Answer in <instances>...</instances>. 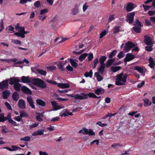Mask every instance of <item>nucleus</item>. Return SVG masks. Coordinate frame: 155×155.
<instances>
[{
  "mask_svg": "<svg viewBox=\"0 0 155 155\" xmlns=\"http://www.w3.org/2000/svg\"><path fill=\"white\" fill-rule=\"evenodd\" d=\"M128 75L126 74H124L121 73L116 76V79L115 84L117 85L122 86L125 84L127 81V79Z\"/></svg>",
  "mask_w": 155,
  "mask_h": 155,
  "instance_id": "1",
  "label": "nucleus"
},
{
  "mask_svg": "<svg viewBox=\"0 0 155 155\" xmlns=\"http://www.w3.org/2000/svg\"><path fill=\"white\" fill-rule=\"evenodd\" d=\"M32 84L42 88H47L46 83L39 78L33 79H32Z\"/></svg>",
  "mask_w": 155,
  "mask_h": 155,
  "instance_id": "2",
  "label": "nucleus"
},
{
  "mask_svg": "<svg viewBox=\"0 0 155 155\" xmlns=\"http://www.w3.org/2000/svg\"><path fill=\"white\" fill-rule=\"evenodd\" d=\"M83 96L80 95L78 94H75L73 95L72 94L70 95V96L71 97H73L76 99L80 100H84L87 98L88 96L89 97H93L94 94L92 93H90L87 94L82 93V94Z\"/></svg>",
  "mask_w": 155,
  "mask_h": 155,
  "instance_id": "3",
  "label": "nucleus"
},
{
  "mask_svg": "<svg viewBox=\"0 0 155 155\" xmlns=\"http://www.w3.org/2000/svg\"><path fill=\"white\" fill-rule=\"evenodd\" d=\"M136 45L131 41H128L125 43L123 50L125 52L129 51L130 49L134 47Z\"/></svg>",
  "mask_w": 155,
  "mask_h": 155,
  "instance_id": "4",
  "label": "nucleus"
},
{
  "mask_svg": "<svg viewBox=\"0 0 155 155\" xmlns=\"http://www.w3.org/2000/svg\"><path fill=\"white\" fill-rule=\"evenodd\" d=\"M79 134H83L84 135L88 134L89 136H94L95 133L91 129L88 130L86 128H83L78 132Z\"/></svg>",
  "mask_w": 155,
  "mask_h": 155,
  "instance_id": "5",
  "label": "nucleus"
},
{
  "mask_svg": "<svg viewBox=\"0 0 155 155\" xmlns=\"http://www.w3.org/2000/svg\"><path fill=\"white\" fill-rule=\"evenodd\" d=\"M135 15V12L128 13L126 17V21L130 24L132 23L134 20Z\"/></svg>",
  "mask_w": 155,
  "mask_h": 155,
  "instance_id": "6",
  "label": "nucleus"
},
{
  "mask_svg": "<svg viewBox=\"0 0 155 155\" xmlns=\"http://www.w3.org/2000/svg\"><path fill=\"white\" fill-rule=\"evenodd\" d=\"M8 79H6L0 82V89L1 90H3L8 88Z\"/></svg>",
  "mask_w": 155,
  "mask_h": 155,
  "instance_id": "7",
  "label": "nucleus"
},
{
  "mask_svg": "<svg viewBox=\"0 0 155 155\" xmlns=\"http://www.w3.org/2000/svg\"><path fill=\"white\" fill-rule=\"evenodd\" d=\"M32 78H30L29 76L26 77L23 76L21 77V81L22 82L24 83H32Z\"/></svg>",
  "mask_w": 155,
  "mask_h": 155,
  "instance_id": "8",
  "label": "nucleus"
},
{
  "mask_svg": "<svg viewBox=\"0 0 155 155\" xmlns=\"http://www.w3.org/2000/svg\"><path fill=\"white\" fill-rule=\"evenodd\" d=\"M18 78V77H11L9 79H8L9 81V84L11 85H14L15 83L20 82V81Z\"/></svg>",
  "mask_w": 155,
  "mask_h": 155,
  "instance_id": "9",
  "label": "nucleus"
},
{
  "mask_svg": "<svg viewBox=\"0 0 155 155\" xmlns=\"http://www.w3.org/2000/svg\"><path fill=\"white\" fill-rule=\"evenodd\" d=\"M135 58V56L133 55L132 54L130 53H128L127 54L125 58L124 59V62H127L131 61Z\"/></svg>",
  "mask_w": 155,
  "mask_h": 155,
  "instance_id": "10",
  "label": "nucleus"
},
{
  "mask_svg": "<svg viewBox=\"0 0 155 155\" xmlns=\"http://www.w3.org/2000/svg\"><path fill=\"white\" fill-rule=\"evenodd\" d=\"M144 42L147 45L153 44L151 38L147 35H146L144 36Z\"/></svg>",
  "mask_w": 155,
  "mask_h": 155,
  "instance_id": "11",
  "label": "nucleus"
},
{
  "mask_svg": "<svg viewBox=\"0 0 155 155\" xmlns=\"http://www.w3.org/2000/svg\"><path fill=\"white\" fill-rule=\"evenodd\" d=\"M21 90L25 94L30 95L32 94L31 91L25 86H22L21 88Z\"/></svg>",
  "mask_w": 155,
  "mask_h": 155,
  "instance_id": "12",
  "label": "nucleus"
},
{
  "mask_svg": "<svg viewBox=\"0 0 155 155\" xmlns=\"http://www.w3.org/2000/svg\"><path fill=\"white\" fill-rule=\"evenodd\" d=\"M18 105L19 107L21 109H25L26 107L25 101L22 99L19 100L18 102Z\"/></svg>",
  "mask_w": 155,
  "mask_h": 155,
  "instance_id": "13",
  "label": "nucleus"
},
{
  "mask_svg": "<svg viewBox=\"0 0 155 155\" xmlns=\"http://www.w3.org/2000/svg\"><path fill=\"white\" fill-rule=\"evenodd\" d=\"M133 4L131 2H130L127 5L126 10L127 12L132 11L134 9Z\"/></svg>",
  "mask_w": 155,
  "mask_h": 155,
  "instance_id": "14",
  "label": "nucleus"
},
{
  "mask_svg": "<svg viewBox=\"0 0 155 155\" xmlns=\"http://www.w3.org/2000/svg\"><path fill=\"white\" fill-rule=\"evenodd\" d=\"M58 86L62 88H67L69 87L70 85L68 83H59L58 84Z\"/></svg>",
  "mask_w": 155,
  "mask_h": 155,
  "instance_id": "15",
  "label": "nucleus"
},
{
  "mask_svg": "<svg viewBox=\"0 0 155 155\" xmlns=\"http://www.w3.org/2000/svg\"><path fill=\"white\" fill-rule=\"evenodd\" d=\"M104 92V90L102 88H99L96 89L95 91V93L97 95L100 94H102Z\"/></svg>",
  "mask_w": 155,
  "mask_h": 155,
  "instance_id": "16",
  "label": "nucleus"
},
{
  "mask_svg": "<svg viewBox=\"0 0 155 155\" xmlns=\"http://www.w3.org/2000/svg\"><path fill=\"white\" fill-rule=\"evenodd\" d=\"M148 61L149 62V65L151 68H153L155 65V64L153 58L151 57H150L149 58Z\"/></svg>",
  "mask_w": 155,
  "mask_h": 155,
  "instance_id": "17",
  "label": "nucleus"
},
{
  "mask_svg": "<svg viewBox=\"0 0 155 155\" xmlns=\"http://www.w3.org/2000/svg\"><path fill=\"white\" fill-rule=\"evenodd\" d=\"M7 117L8 118V122L13 124L14 126H17L16 122L12 120L11 118V115L10 114H8Z\"/></svg>",
  "mask_w": 155,
  "mask_h": 155,
  "instance_id": "18",
  "label": "nucleus"
},
{
  "mask_svg": "<svg viewBox=\"0 0 155 155\" xmlns=\"http://www.w3.org/2000/svg\"><path fill=\"white\" fill-rule=\"evenodd\" d=\"M115 61V59L111 58L108 60L106 64V67L107 68L109 67L112 63Z\"/></svg>",
  "mask_w": 155,
  "mask_h": 155,
  "instance_id": "19",
  "label": "nucleus"
},
{
  "mask_svg": "<svg viewBox=\"0 0 155 155\" xmlns=\"http://www.w3.org/2000/svg\"><path fill=\"white\" fill-rule=\"evenodd\" d=\"M101 64L100 66L98 68V71L101 74H102L104 71L105 64Z\"/></svg>",
  "mask_w": 155,
  "mask_h": 155,
  "instance_id": "20",
  "label": "nucleus"
},
{
  "mask_svg": "<svg viewBox=\"0 0 155 155\" xmlns=\"http://www.w3.org/2000/svg\"><path fill=\"white\" fill-rule=\"evenodd\" d=\"M19 94L18 92H14L12 95L13 100L15 101H17L19 99Z\"/></svg>",
  "mask_w": 155,
  "mask_h": 155,
  "instance_id": "21",
  "label": "nucleus"
},
{
  "mask_svg": "<svg viewBox=\"0 0 155 155\" xmlns=\"http://www.w3.org/2000/svg\"><path fill=\"white\" fill-rule=\"evenodd\" d=\"M3 97L4 99L8 98L10 95V92L8 90H5L2 92Z\"/></svg>",
  "mask_w": 155,
  "mask_h": 155,
  "instance_id": "22",
  "label": "nucleus"
},
{
  "mask_svg": "<svg viewBox=\"0 0 155 155\" xmlns=\"http://www.w3.org/2000/svg\"><path fill=\"white\" fill-rule=\"evenodd\" d=\"M134 26H137L139 27H141L143 26V25L140 22L139 20L136 19L135 21H133V23Z\"/></svg>",
  "mask_w": 155,
  "mask_h": 155,
  "instance_id": "23",
  "label": "nucleus"
},
{
  "mask_svg": "<svg viewBox=\"0 0 155 155\" xmlns=\"http://www.w3.org/2000/svg\"><path fill=\"white\" fill-rule=\"evenodd\" d=\"M21 85L20 84L17 83H15L14 85V88L15 90L19 91L20 90Z\"/></svg>",
  "mask_w": 155,
  "mask_h": 155,
  "instance_id": "24",
  "label": "nucleus"
},
{
  "mask_svg": "<svg viewBox=\"0 0 155 155\" xmlns=\"http://www.w3.org/2000/svg\"><path fill=\"white\" fill-rule=\"evenodd\" d=\"M36 102L38 105L42 107L45 106L46 105L45 103L41 99H37Z\"/></svg>",
  "mask_w": 155,
  "mask_h": 155,
  "instance_id": "25",
  "label": "nucleus"
},
{
  "mask_svg": "<svg viewBox=\"0 0 155 155\" xmlns=\"http://www.w3.org/2000/svg\"><path fill=\"white\" fill-rule=\"evenodd\" d=\"M144 106L145 107H148L150 106L151 104V102H149V100L147 98H145L143 100Z\"/></svg>",
  "mask_w": 155,
  "mask_h": 155,
  "instance_id": "26",
  "label": "nucleus"
},
{
  "mask_svg": "<svg viewBox=\"0 0 155 155\" xmlns=\"http://www.w3.org/2000/svg\"><path fill=\"white\" fill-rule=\"evenodd\" d=\"M107 57L105 56H102L100 57L99 59V61L101 64H105L104 62L106 60Z\"/></svg>",
  "mask_w": 155,
  "mask_h": 155,
  "instance_id": "27",
  "label": "nucleus"
},
{
  "mask_svg": "<svg viewBox=\"0 0 155 155\" xmlns=\"http://www.w3.org/2000/svg\"><path fill=\"white\" fill-rule=\"evenodd\" d=\"M36 71L38 74L41 75L45 76L47 74V72L46 71L43 70H41L40 69H37Z\"/></svg>",
  "mask_w": 155,
  "mask_h": 155,
  "instance_id": "28",
  "label": "nucleus"
},
{
  "mask_svg": "<svg viewBox=\"0 0 155 155\" xmlns=\"http://www.w3.org/2000/svg\"><path fill=\"white\" fill-rule=\"evenodd\" d=\"M71 65L75 68H77L78 65V64L73 59H71L69 61Z\"/></svg>",
  "mask_w": 155,
  "mask_h": 155,
  "instance_id": "29",
  "label": "nucleus"
},
{
  "mask_svg": "<svg viewBox=\"0 0 155 155\" xmlns=\"http://www.w3.org/2000/svg\"><path fill=\"white\" fill-rule=\"evenodd\" d=\"M121 68V67L119 66L112 67H111V70L113 72H116L117 71L120 70Z\"/></svg>",
  "mask_w": 155,
  "mask_h": 155,
  "instance_id": "30",
  "label": "nucleus"
},
{
  "mask_svg": "<svg viewBox=\"0 0 155 155\" xmlns=\"http://www.w3.org/2000/svg\"><path fill=\"white\" fill-rule=\"evenodd\" d=\"M29 32L28 31H24V32H23V34H22V35H19V33H18V32H16L14 33V35L17 36L18 37H20L22 38H24L25 37V35L28 33Z\"/></svg>",
  "mask_w": 155,
  "mask_h": 155,
  "instance_id": "31",
  "label": "nucleus"
},
{
  "mask_svg": "<svg viewBox=\"0 0 155 155\" xmlns=\"http://www.w3.org/2000/svg\"><path fill=\"white\" fill-rule=\"evenodd\" d=\"M88 55V54L87 53L82 54L79 56L78 59L81 61L84 59Z\"/></svg>",
  "mask_w": 155,
  "mask_h": 155,
  "instance_id": "32",
  "label": "nucleus"
},
{
  "mask_svg": "<svg viewBox=\"0 0 155 155\" xmlns=\"http://www.w3.org/2000/svg\"><path fill=\"white\" fill-rule=\"evenodd\" d=\"M132 29L134 31L137 33H140L141 32V27H134Z\"/></svg>",
  "mask_w": 155,
  "mask_h": 155,
  "instance_id": "33",
  "label": "nucleus"
},
{
  "mask_svg": "<svg viewBox=\"0 0 155 155\" xmlns=\"http://www.w3.org/2000/svg\"><path fill=\"white\" fill-rule=\"evenodd\" d=\"M134 70L137 71L139 73L142 74L143 73V69L139 66H136L134 67Z\"/></svg>",
  "mask_w": 155,
  "mask_h": 155,
  "instance_id": "34",
  "label": "nucleus"
},
{
  "mask_svg": "<svg viewBox=\"0 0 155 155\" xmlns=\"http://www.w3.org/2000/svg\"><path fill=\"white\" fill-rule=\"evenodd\" d=\"M93 75V72L91 70H90L89 72H86L85 73L84 76L86 77H89L91 78Z\"/></svg>",
  "mask_w": 155,
  "mask_h": 155,
  "instance_id": "35",
  "label": "nucleus"
},
{
  "mask_svg": "<svg viewBox=\"0 0 155 155\" xmlns=\"http://www.w3.org/2000/svg\"><path fill=\"white\" fill-rule=\"evenodd\" d=\"M38 115L36 116V119L38 121H41L43 120V119L41 117L43 116V115L42 113H38Z\"/></svg>",
  "mask_w": 155,
  "mask_h": 155,
  "instance_id": "36",
  "label": "nucleus"
},
{
  "mask_svg": "<svg viewBox=\"0 0 155 155\" xmlns=\"http://www.w3.org/2000/svg\"><path fill=\"white\" fill-rule=\"evenodd\" d=\"M67 110L66 109H64L61 112L60 114L59 115L61 117H62L64 116V117H65L66 116H68V115L66 114V112L67 111Z\"/></svg>",
  "mask_w": 155,
  "mask_h": 155,
  "instance_id": "37",
  "label": "nucleus"
},
{
  "mask_svg": "<svg viewBox=\"0 0 155 155\" xmlns=\"http://www.w3.org/2000/svg\"><path fill=\"white\" fill-rule=\"evenodd\" d=\"M20 116L21 118L23 117H28L27 114L23 111H21L20 113Z\"/></svg>",
  "mask_w": 155,
  "mask_h": 155,
  "instance_id": "38",
  "label": "nucleus"
},
{
  "mask_svg": "<svg viewBox=\"0 0 155 155\" xmlns=\"http://www.w3.org/2000/svg\"><path fill=\"white\" fill-rule=\"evenodd\" d=\"M117 53L116 50H114L112 51L108 56V57L110 58H112Z\"/></svg>",
  "mask_w": 155,
  "mask_h": 155,
  "instance_id": "39",
  "label": "nucleus"
},
{
  "mask_svg": "<svg viewBox=\"0 0 155 155\" xmlns=\"http://www.w3.org/2000/svg\"><path fill=\"white\" fill-rule=\"evenodd\" d=\"M150 46H147L145 47V50L147 51H151L153 50L152 47L153 44L149 45Z\"/></svg>",
  "mask_w": 155,
  "mask_h": 155,
  "instance_id": "40",
  "label": "nucleus"
},
{
  "mask_svg": "<svg viewBox=\"0 0 155 155\" xmlns=\"http://www.w3.org/2000/svg\"><path fill=\"white\" fill-rule=\"evenodd\" d=\"M57 66L58 68L61 70L62 71L64 70V69L63 68V66L62 64V63L61 61H60L59 62Z\"/></svg>",
  "mask_w": 155,
  "mask_h": 155,
  "instance_id": "41",
  "label": "nucleus"
},
{
  "mask_svg": "<svg viewBox=\"0 0 155 155\" xmlns=\"http://www.w3.org/2000/svg\"><path fill=\"white\" fill-rule=\"evenodd\" d=\"M31 138L29 136H26L24 138H22L20 139L21 141H29L30 140Z\"/></svg>",
  "mask_w": 155,
  "mask_h": 155,
  "instance_id": "42",
  "label": "nucleus"
},
{
  "mask_svg": "<svg viewBox=\"0 0 155 155\" xmlns=\"http://www.w3.org/2000/svg\"><path fill=\"white\" fill-rule=\"evenodd\" d=\"M12 42L16 45H21V41L18 40L13 39L12 40Z\"/></svg>",
  "mask_w": 155,
  "mask_h": 155,
  "instance_id": "43",
  "label": "nucleus"
},
{
  "mask_svg": "<svg viewBox=\"0 0 155 155\" xmlns=\"http://www.w3.org/2000/svg\"><path fill=\"white\" fill-rule=\"evenodd\" d=\"M99 63V60L98 58H95L94 61V65L93 67V68H95L96 67V66L97 65V64H98Z\"/></svg>",
  "mask_w": 155,
  "mask_h": 155,
  "instance_id": "44",
  "label": "nucleus"
},
{
  "mask_svg": "<svg viewBox=\"0 0 155 155\" xmlns=\"http://www.w3.org/2000/svg\"><path fill=\"white\" fill-rule=\"evenodd\" d=\"M120 31V27L117 26L115 27L114 29V33L116 34L118 32Z\"/></svg>",
  "mask_w": 155,
  "mask_h": 155,
  "instance_id": "45",
  "label": "nucleus"
},
{
  "mask_svg": "<svg viewBox=\"0 0 155 155\" xmlns=\"http://www.w3.org/2000/svg\"><path fill=\"white\" fill-rule=\"evenodd\" d=\"M114 15H110L109 16L108 19V22H111L112 21L114 20L115 18L114 17Z\"/></svg>",
  "mask_w": 155,
  "mask_h": 155,
  "instance_id": "46",
  "label": "nucleus"
},
{
  "mask_svg": "<svg viewBox=\"0 0 155 155\" xmlns=\"http://www.w3.org/2000/svg\"><path fill=\"white\" fill-rule=\"evenodd\" d=\"M41 5L39 1H38L35 2L34 4V6L36 8H38Z\"/></svg>",
  "mask_w": 155,
  "mask_h": 155,
  "instance_id": "47",
  "label": "nucleus"
},
{
  "mask_svg": "<svg viewBox=\"0 0 155 155\" xmlns=\"http://www.w3.org/2000/svg\"><path fill=\"white\" fill-rule=\"evenodd\" d=\"M78 8H74L72 10V12L74 15H76L78 14Z\"/></svg>",
  "mask_w": 155,
  "mask_h": 155,
  "instance_id": "48",
  "label": "nucleus"
},
{
  "mask_svg": "<svg viewBox=\"0 0 155 155\" xmlns=\"http://www.w3.org/2000/svg\"><path fill=\"white\" fill-rule=\"evenodd\" d=\"M27 101L28 103H31L32 102H34L32 98L30 96H27Z\"/></svg>",
  "mask_w": 155,
  "mask_h": 155,
  "instance_id": "49",
  "label": "nucleus"
},
{
  "mask_svg": "<svg viewBox=\"0 0 155 155\" xmlns=\"http://www.w3.org/2000/svg\"><path fill=\"white\" fill-rule=\"evenodd\" d=\"M47 82H48L50 84H52L54 85H56V84L58 85V84L56 81H54V80H47Z\"/></svg>",
  "mask_w": 155,
  "mask_h": 155,
  "instance_id": "50",
  "label": "nucleus"
},
{
  "mask_svg": "<svg viewBox=\"0 0 155 155\" xmlns=\"http://www.w3.org/2000/svg\"><path fill=\"white\" fill-rule=\"evenodd\" d=\"M107 33V32L106 30H104V31L101 32V33L100 34V38H103L104 36L106 35Z\"/></svg>",
  "mask_w": 155,
  "mask_h": 155,
  "instance_id": "51",
  "label": "nucleus"
},
{
  "mask_svg": "<svg viewBox=\"0 0 155 155\" xmlns=\"http://www.w3.org/2000/svg\"><path fill=\"white\" fill-rule=\"evenodd\" d=\"M20 29L18 30L19 32H18L19 34V35H22L25 31V28L24 27H21L20 28Z\"/></svg>",
  "mask_w": 155,
  "mask_h": 155,
  "instance_id": "52",
  "label": "nucleus"
},
{
  "mask_svg": "<svg viewBox=\"0 0 155 155\" xmlns=\"http://www.w3.org/2000/svg\"><path fill=\"white\" fill-rule=\"evenodd\" d=\"M143 8L144 10V11H147L148 10H149L150 8L152 6H149L144 5H143Z\"/></svg>",
  "mask_w": 155,
  "mask_h": 155,
  "instance_id": "53",
  "label": "nucleus"
},
{
  "mask_svg": "<svg viewBox=\"0 0 155 155\" xmlns=\"http://www.w3.org/2000/svg\"><path fill=\"white\" fill-rule=\"evenodd\" d=\"M96 124L102 127H105L107 125V124L102 123L101 121H98L97 122Z\"/></svg>",
  "mask_w": 155,
  "mask_h": 155,
  "instance_id": "54",
  "label": "nucleus"
},
{
  "mask_svg": "<svg viewBox=\"0 0 155 155\" xmlns=\"http://www.w3.org/2000/svg\"><path fill=\"white\" fill-rule=\"evenodd\" d=\"M124 56V52L122 51H121L118 54L117 57L119 58H123Z\"/></svg>",
  "mask_w": 155,
  "mask_h": 155,
  "instance_id": "55",
  "label": "nucleus"
},
{
  "mask_svg": "<svg viewBox=\"0 0 155 155\" xmlns=\"http://www.w3.org/2000/svg\"><path fill=\"white\" fill-rule=\"evenodd\" d=\"M48 10L47 8H45L44 9H41L40 11V14L41 15H43L45 13L48 12Z\"/></svg>",
  "mask_w": 155,
  "mask_h": 155,
  "instance_id": "56",
  "label": "nucleus"
},
{
  "mask_svg": "<svg viewBox=\"0 0 155 155\" xmlns=\"http://www.w3.org/2000/svg\"><path fill=\"white\" fill-rule=\"evenodd\" d=\"M5 104L8 109L10 110H12V108L8 102H5Z\"/></svg>",
  "mask_w": 155,
  "mask_h": 155,
  "instance_id": "57",
  "label": "nucleus"
},
{
  "mask_svg": "<svg viewBox=\"0 0 155 155\" xmlns=\"http://www.w3.org/2000/svg\"><path fill=\"white\" fill-rule=\"evenodd\" d=\"M94 57L93 54L92 53H90L89 54L87 58L89 61H91Z\"/></svg>",
  "mask_w": 155,
  "mask_h": 155,
  "instance_id": "58",
  "label": "nucleus"
},
{
  "mask_svg": "<svg viewBox=\"0 0 155 155\" xmlns=\"http://www.w3.org/2000/svg\"><path fill=\"white\" fill-rule=\"evenodd\" d=\"M67 70L70 71H73V68L69 64L66 67Z\"/></svg>",
  "mask_w": 155,
  "mask_h": 155,
  "instance_id": "59",
  "label": "nucleus"
},
{
  "mask_svg": "<svg viewBox=\"0 0 155 155\" xmlns=\"http://www.w3.org/2000/svg\"><path fill=\"white\" fill-rule=\"evenodd\" d=\"M32 0H20L19 2L21 4H26L27 1L31 2Z\"/></svg>",
  "mask_w": 155,
  "mask_h": 155,
  "instance_id": "60",
  "label": "nucleus"
},
{
  "mask_svg": "<svg viewBox=\"0 0 155 155\" xmlns=\"http://www.w3.org/2000/svg\"><path fill=\"white\" fill-rule=\"evenodd\" d=\"M144 84V81H143L137 84V87L138 88H140Z\"/></svg>",
  "mask_w": 155,
  "mask_h": 155,
  "instance_id": "61",
  "label": "nucleus"
},
{
  "mask_svg": "<svg viewBox=\"0 0 155 155\" xmlns=\"http://www.w3.org/2000/svg\"><path fill=\"white\" fill-rule=\"evenodd\" d=\"M148 13L149 15L152 16L155 14V10L149 11Z\"/></svg>",
  "mask_w": 155,
  "mask_h": 155,
  "instance_id": "62",
  "label": "nucleus"
},
{
  "mask_svg": "<svg viewBox=\"0 0 155 155\" xmlns=\"http://www.w3.org/2000/svg\"><path fill=\"white\" fill-rule=\"evenodd\" d=\"M37 132L38 135H41L44 134V131L39 129L37 131Z\"/></svg>",
  "mask_w": 155,
  "mask_h": 155,
  "instance_id": "63",
  "label": "nucleus"
},
{
  "mask_svg": "<svg viewBox=\"0 0 155 155\" xmlns=\"http://www.w3.org/2000/svg\"><path fill=\"white\" fill-rule=\"evenodd\" d=\"M61 108H62L60 106L58 105L53 107V110H57Z\"/></svg>",
  "mask_w": 155,
  "mask_h": 155,
  "instance_id": "64",
  "label": "nucleus"
}]
</instances>
